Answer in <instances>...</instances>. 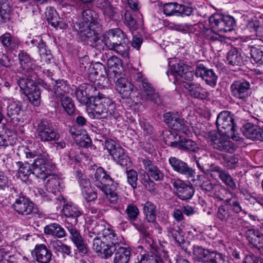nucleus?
<instances>
[{"label": "nucleus", "instance_id": "b1692460", "mask_svg": "<svg viewBox=\"0 0 263 263\" xmlns=\"http://www.w3.org/2000/svg\"><path fill=\"white\" fill-rule=\"evenodd\" d=\"M193 259L199 262L210 263L212 251L197 245L193 247Z\"/></svg>", "mask_w": 263, "mask_h": 263}, {"label": "nucleus", "instance_id": "cd10ccee", "mask_svg": "<svg viewBox=\"0 0 263 263\" xmlns=\"http://www.w3.org/2000/svg\"><path fill=\"white\" fill-rule=\"evenodd\" d=\"M97 6L102 11L105 17L109 20L115 18L116 12L115 8L111 4L109 0H97Z\"/></svg>", "mask_w": 263, "mask_h": 263}, {"label": "nucleus", "instance_id": "680f3d73", "mask_svg": "<svg viewBox=\"0 0 263 263\" xmlns=\"http://www.w3.org/2000/svg\"><path fill=\"white\" fill-rule=\"evenodd\" d=\"M107 65L108 67V69L121 67V61L116 56H111L110 57L107 61Z\"/></svg>", "mask_w": 263, "mask_h": 263}, {"label": "nucleus", "instance_id": "4be33fe9", "mask_svg": "<svg viewBox=\"0 0 263 263\" xmlns=\"http://www.w3.org/2000/svg\"><path fill=\"white\" fill-rule=\"evenodd\" d=\"M50 163L52 165L51 168H50V170L46 169L47 171L46 172L48 173H45L46 176L44 178H40L43 180H46V184L47 187L51 190V192L52 193H55L57 190H59L60 185V179L58 175L52 173L55 166L51 160Z\"/></svg>", "mask_w": 263, "mask_h": 263}, {"label": "nucleus", "instance_id": "ddd939ff", "mask_svg": "<svg viewBox=\"0 0 263 263\" xmlns=\"http://www.w3.org/2000/svg\"><path fill=\"white\" fill-rule=\"evenodd\" d=\"M164 119L171 128L187 135L190 134V130L185 125L184 119L179 118L177 115L167 112L164 115Z\"/></svg>", "mask_w": 263, "mask_h": 263}, {"label": "nucleus", "instance_id": "a878e982", "mask_svg": "<svg viewBox=\"0 0 263 263\" xmlns=\"http://www.w3.org/2000/svg\"><path fill=\"white\" fill-rule=\"evenodd\" d=\"M116 89L122 98H127L133 90L132 85L127 79L120 77L117 79L115 84Z\"/></svg>", "mask_w": 263, "mask_h": 263}, {"label": "nucleus", "instance_id": "de8ad7c7", "mask_svg": "<svg viewBox=\"0 0 263 263\" xmlns=\"http://www.w3.org/2000/svg\"><path fill=\"white\" fill-rule=\"evenodd\" d=\"M66 229L69 234V238L74 243L83 239L79 231L74 226H67Z\"/></svg>", "mask_w": 263, "mask_h": 263}, {"label": "nucleus", "instance_id": "774afa93", "mask_svg": "<svg viewBox=\"0 0 263 263\" xmlns=\"http://www.w3.org/2000/svg\"><path fill=\"white\" fill-rule=\"evenodd\" d=\"M18 58L20 64L24 68V66L28 65L32 63L30 62V58L29 55L25 52L22 51L18 54Z\"/></svg>", "mask_w": 263, "mask_h": 263}, {"label": "nucleus", "instance_id": "dca6fc26", "mask_svg": "<svg viewBox=\"0 0 263 263\" xmlns=\"http://www.w3.org/2000/svg\"><path fill=\"white\" fill-rule=\"evenodd\" d=\"M246 237L252 247L263 255V234L258 230L249 229L246 231Z\"/></svg>", "mask_w": 263, "mask_h": 263}, {"label": "nucleus", "instance_id": "a211bd4d", "mask_svg": "<svg viewBox=\"0 0 263 263\" xmlns=\"http://www.w3.org/2000/svg\"><path fill=\"white\" fill-rule=\"evenodd\" d=\"M242 133L248 139L254 141H263V130L258 126L247 123L243 126Z\"/></svg>", "mask_w": 263, "mask_h": 263}, {"label": "nucleus", "instance_id": "f257e3e1", "mask_svg": "<svg viewBox=\"0 0 263 263\" xmlns=\"http://www.w3.org/2000/svg\"><path fill=\"white\" fill-rule=\"evenodd\" d=\"M26 157L27 158H33L34 162L31 165H24L21 162H16V165L18 167V174L20 177L22 176H29L31 174L34 175L37 178H44L47 170L51 168L50 159L49 155L46 151L41 147H39L35 150L31 151L28 150L25 152ZM46 173H47L46 172Z\"/></svg>", "mask_w": 263, "mask_h": 263}, {"label": "nucleus", "instance_id": "a18cd8bd", "mask_svg": "<svg viewBox=\"0 0 263 263\" xmlns=\"http://www.w3.org/2000/svg\"><path fill=\"white\" fill-rule=\"evenodd\" d=\"M127 219L130 221H135L139 214V210L137 206L133 204L127 205L125 211Z\"/></svg>", "mask_w": 263, "mask_h": 263}, {"label": "nucleus", "instance_id": "e433bc0d", "mask_svg": "<svg viewBox=\"0 0 263 263\" xmlns=\"http://www.w3.org/2000/svg\"><path fill=\"white\" fill-rule=\"evenodd\" d=\"M106 74L105 67L100 63H97L93 66V70L90 74V77L95 76L96 77L93 78V80H97V79L99 80L101 78L105 79Z\"/></svg>", "mask_w": 263, "mask_h": 263}, {"label": "nucleus", "instance_id": "473e14b6", "mask_svg": "<svg viewBox=\"0 0 263 263\" xmlns=\"http://www.w3.org/2000/svg\"><path fill=\"white\" fill-rule=\"evenodd\" d=\"M169 235L171 236L179 244L184 242V234L182 230L176 224L171 225L167 228Z\"/></svg>", "mask_w": 263, "mask_h": 263}, {"label": "nucleus", "instance_id": "f3484780", "mask_svg": "<svg viewBox=\"0 0 263 263\" xmlns=\"http://www.w3.org/2000/svg\"><path fill=\"white\" fill-rule=\"evenodd\" d=\"M13 207L18 214L28 216L33 212V204L25 197L20 196L15 200Z\"/></svg>", "mask_w": 263, "mask_h": 263}, {"label": "nucleus", "instance_id": "f704fd0d", "mask_svg": "<svg viewBox=\"0 0 263 263\" xmlns=\"http://www.w3.org/2000/svg\"><path fill=\"white\" fill-rule=\"evenodd\" d=\"M63 213L67 217L74 219L76 224L78 223V217L81 215V212L77 207L68 204L63 206Z\"/></svg>", "mask_w": 263, "mask_h": 263}, {"label": "nucleus", "instance_id": "bb28decb", "mask_svg": "<svg viewBox=\"0 0 263 263\" xmlns=\"http://www.w3.org/2000/svg\"><path fill=\"white\" fill-rule=\"evenodd\" d=\"M250 84L248 82L244 80L235 81L231 85V91L235 97L241 99L243 98L247 91L248 90Z\"/></svg>", "mask_w": 263, "mask_h": 263}, {"label": "nucleus", "instance_id": "2f4dec72", "mask_svg": "<svg viewBox=\"0 0 263 263\" xmlns=\"http://www.w3.org/2000/svg\"><path fill=\"white\" fill-rule=\"evenodd\" d=\"M110 155L121 165H126L129 161L128 157L125 155L123 148L120 146H117L113 150Z\"/></svg>", "mask_w": 263, "mask_h": 263}, {"label": "nucleus", "instance_id": "49530a36", "mask_svg": "<svg viewBox=\"0 0 263 263\" xmlns=\"http://www.w3.org/2000/svg\"><path fill=\"white\" fill-rule=\"evenodd\" d=\"M61 102L63 107L68 114L70 115L73 112L74 106L69 97L62 95Z\"/></svg>", "mask_w": 263, "mask_h": 263}, {"label": "nucleus", "instance_id": "4c0bfd02", "mask_svg": "<svg viewBox=\"0 0 263 263\" xmlns=\"http://www.w3.org/2000/svg\"><path fill=\"white\" fill-rule=\"evenodd\" d=\"M45 14L47 21L52 26L62 27L59 21L60 18L55 9L49 7L47 9Z\"/></svg>", "mask_w": 263, "mask_h": 263}, {"label": "nucleus", "instance_id": "0e129e2a", "mask_svg": "<svg viewBox=\"0 0 263 263\" xmlns=\"http://www.w3.org/2000/svg\"><path fill=\"white\" fill-rule=\"evenodd\" d=\"M230 21V16L221 17L220 22V27H219V30L223 31L224 32L230 31V26L229 25Z\"/></svg>", "mask_w": 263, "mask_h": 263}, {"label": "nucleus", "instance_id": "7c9ffc66", "mask_svg": "<svg viewBox=\"0 0 263 263\" xmlns=\"http://www.w3.org/2000/svg\"><path fill=\"white\" fill-rule=\"evenodd\" d=\"M114 258V263H128L131 253L130 250L125 247H119L116 249Z\"/></svg>", "mask_w": 263, "mask_h": 263}, {"label": "nucleus", "instance_id": "2eb2a0df", "mask_svg": "<svg viewBox=\"0 0 263 263\" xmlns=\"http://www.w3.org/2000/svg\"><path fill=\"white\" fill-rule=\"evenodd\" d=\"M195 74L197 77L201 78L210 86L213 87L216 84L217 76L213 69H208L203 64L196 67Z\"/></svg>", "mask_w": 263, "mask_h": 263}, {"label": "nucleus", "instance_id": "4d7b16f0", "mask_svg": "<svg viewBox=\"0 0 263 263\" xmlns=\"http://www.w3.org/2000/svg\"><path fill=\"white\" fill-rule=\"evenodd\" d=\"M142 95L146 100L149 101L154 103H157L159 98L158 92H156L154 88L150 90H147V91L143 93Z\"/></svg>", "mask_w": 263, "mask_h": 263}, {"label": "nucleus", "instance_id": "c03bdc74", "mask_svg": "<svg viewBox=\"0 0 263 263\" xmlns=\"http://www.w3.org/2000/svg\"><path fill=\"white\" fill-rule=\"evenodd\" d=\"M21 109L22 107L20 102H12L7 107V115L14 119L16 116L19 115Z\"/></svg>", "mask_w": 263, "mask_h": 263}, {"label": "nucleus", "instance_id": "c756f323", "mask_svg": "<svg viewBox=\"0 0 263 263\" xmlns=\"http://www.w3.org/2000/svg\"><path fill=\"white\" fill-rule=\"evenodd\" d=\"M33 44L36 43L35 46L39 49V52L41 58L45 61H49L52 58L50 50L48 49L45 42L40 36L37 37L36 39L32 41Z\"/></svg>", "mask_w": 263, "mask_h": 263}, {"label": "nucleus", "instance_id": "bf43d9fd", "mask_svg": "<svg viewBox=\"0 0 263 263\" xmlns=\"http://www.w3.org/2000/svg\"><path fill=\"white\" fill-rule=\"evenodd\" d=\"M230 216L228 205H221L218 210V216L220 219L225 221L228 219Z\"/></svg>", "mask_w": 263, "mask_h": 263}, {"label": "nucleus", "instance_id": "6e6552de", "mask_svg": "<svg viewBox=\"0 0 263 263\" xmlns=\"http://www.w3.org/2000/svg\"><path fill=\"white\" fill-rule=\"evenodd\" d=\"M170 183L173 185L178 197L182 200L190 199L193 196L195 190L191 185H188L178 178H170Z\"/></svg>", "mask_w": 263, "mask_h": 263}, {"label": "nucleus", "instance_id": "423d86ee", "mask_svg": "<svg viewBox=\"0 0 263 263\" xmlns=\"http://www.w3.org/2000/svg\"><path fill=\"white\" fill-rule=\"evenodd\" d=\"M36 137L42 142L56 141L59 139V134L55 130L52 123L47 119L40 120L36 128Z\"/></svg>", "mask_w": 263, "mask_h": 263}, {"label": "nucleus", "instance_id": "8fccbe9b", "mask_svg": "<svg viewBox=\"0 0 263 263\" xmlns=\"http://www.w3.org/2000/svg\"><path fill=\"white\" fill-rule=\"evenodd\" d=\"M105 241L111 246H114L116 248V245L119 243V241L117 238L115 233L110 229H108V232L102 236Z\"/></svg>", "mask_w": 263, "mask_h": 263}, {"label": "nucleus", "instance_id": "20e7f679", "mask_svg": "<svg viewBox=\"0 0 263 263\" xmlns=\"http://www.w3.org/2000/svg\"><path fill=\"white\" fill-rule=\"evenodd\" d=\"M93 107L95 117L98 119H104L113 117L118 119L120 116L119 112L116 108L115 104L111 100L104 96V95L98 93L97 97L94 99Z\"/></svg>", "mask_w": 263, "mask_h": 263}, {"label": "nucleus", "instance_id": "3c124183", "mask_svg": "<svg viewBox=\"0 0 263 263\" xmlns=\"http://www.w3.org/2000/svg\"><path fill=\"white\" fill-rule=\"evenodd\" d=\"M108 229L109 228H106L105 226L103 223L96 222L92 224L91 232L95 235L104 236V235L106 234V232H108Z\"/></svg>", "mask_w": 263, "mask_h": 263}, {"label": "nucleus", "instance_id": "393cba45", "mask_svg": "<svg viewBox=\"0 0 263 263\" xmlns=\"http://www.w3.org/2000/svg\"><path fill=\"white\" fill-rule=\"evenodd\" d=\"M34 253L36 260L40 263H49L51 260V252L44 245L36 246Z\"/></svg>", "mask_w": 263, "mask_h": 263}, {"label": "nucleus", "instance_id": "4468645a", "mask_svg": "<svg viewBox=\"0 0 263 263\" xmlns=\"http://www.w3.org/2000/svg\"><path fill=\"white\" fill-rule=\"evenodd\" d=\"M168 162L174 171L188 177L194 176L195 173L194 170L181 160L175 157H171L169 158Z\"/></svg>", "mask_w": 263, "mask_h": 263}, {"label": "nucleus", "instance_id": "13d9d810", "mask_svg": "<svg viewBox=\"0 0 263 263\" xmlns=\"http://www.w3.org/2000/svg\"><path fill=\"white\" fill-rule=\"evenodd\" d=\"M242 63L241 55L236 48L231 46V65L239 66Z\"/></svg>", "mask_w": 263, "mask_h": 263}, {"label": "nucleus", "instance_id": "052dcab7", "mask_svg": "<svg viewBox=\"0 0 263 263\" xmlns=\"http://www.w3.org/2000/svg\"><path fill=\"white\" fill-rule=\"evenodd\" d=\"M141 182L148 191L150 192L155 191L156 183L149 176L141 179Z\"/></svg>", "mask_w": 263, "mask_h": 263}, {"label": "nucleus", "instance_id": "9d476101", "mask_svg": "<svg viewBox=\"0 0 263 263\" xmlns=\"http://www.w3.org/2000/svg\"><path fill=\"white\" fill-rule=\"evenodd\" d=\"M192 12V7L177 3H166L163 6V12L167 16H189Z\"/></svg>", "mask_w": 263, "mask_h": 263}, {"label": "nucleus", "instance_id": "9b49d317", "mask_svg": "<svg viewBox=\"0 0 263 263\" xmlns=\"http://www.w3.org/2000/svg\"><path fill=\"white\" fill-rule=\"evenodd\" d=\"M98 93L96 87L90 84L82 86L81 88L77 89L75 91L77 100L81 104L86 106L89 105L91 99L95 98Z\"/></svg>", "mask_w": 263, "mask_h": 263}, {"label": "nucleus", "instance_id": "aec40b11", "mask_svg": "<svg viewBox=\"0 0 263 263\" xmlns=\"http://www.w3.org/2000/svg\"><path fill=\"white\" fill-rule=\"evenodd\" d=\"M171 145L181 150L193 152H197L199 149L197 144L195 141L182 136H179L178 140L172 142Z\"/></svg>", "mask_w": 263, "mask_h": 263}, {"label": "nucleus", "instance_id": "1a4fd4ad", "mask_svg": "<svg viewBox=\"0 0 263 263\" xmlns=\"http://www.w3.org/2000/svg\"><path fill=\"white\" fill-rule=\"evenodd\" d=\"M92 249L101 258L107 259L111 256L116 248L107 243L102 236H97L93 239Z\"/></svg>", "mask_w": 263, "mask_h": 263}, {"label": "nucleus", "instance_id": "37998d69", "mask_svg": "<svg viewBox=\"0 0 263 263\" xmlns=\"http://www.w3.org/2000/svg\"><path fill=\"white\" fill-rule=\"evenodd\" d=\"M125 24L129 28L130 30L134 31L138 28L137 21L134 18L130 11H126L124 14Z\"/></svg>", "mask_w": 263, "mask_h": 263}, {"label": "nucleus", "instance_id": "7ed1b4c3", "mask_svg": "<svg viewBox=\"0 0 263 263\" xmlns=\"http://www.w3.org/2000/svg\"><path fill=\"white\" fill-rule=\"evenodd\" d=\"M230 112L223 111L217 116L216 124L219 133L211 135V140L217 144L218 148L222 151L229 152L230 150Z\"/></svg>", "mask_w": 263, "mask_h": 263}, {"label": "nucleus", "instance_id": "6e6d98bb", "mask_svg": "<svg viewBox=\"0 0 263 263\" xmlns=\"http://www.w3.org/2000/svg\"><path fill=\"white\" fill-rule=\"evenodd\" d=\"M250 54L254 61L259 64H262L263 61V50L260 48H252Z\"/></svg>", "mask_w": 263, "mask_h": 263}, {"label": "nucleus", "instance_id": "39448f33", "mask_svg": "<svg viewBox=\"0 0 263 263\" xmlns=\"http://www.w3.org/2000/svg\"><path fill=\"white\" fill-rule=\"evenodd\" d=\"M34 81L29 78H22L17 80V84L30 102L37 106L40 105L41 101V91Z\"/></svg>", "mask_w": 263, "mask_h": 263}, {"label": "nucleus", "instance_id": "0eeeda50", "mask_svg": "<svg viewBox=\"0 0 263 263\" xmlns=\"http://www.w3.org/2000/svg\"><path fill=\"white\" fill-rule=\"evenodd\" d=\"M99 42L92 43L93 46L98 47L102 42L108 49H110L118 43L124 40L126 34L119 28H114L106 31L102 36H100L99 34Z\"/></svg>", "mask_w": 263, "mask_h": 263}, {"label": "nucleus", "instance_id": "864d4df0", "mask_svg": "<svg viewBox=\"0 0 263 263\" xmlns=\"http://www.w3.org/2000/svg\"><path fill=\"white\" fill-rule=\"evenodd\" d=\"M127 179L128 183L133 189H136L137 186L138 173L133 170L131 169L126 171Z\"/></svg>", "mask_w": 263, "mask_h": 263}, {"label": "nucleus", "instance_id": "338daca9", "mask_svg": "<svg viewBox=\"0 0 263 263\" xmlns=\"http://www.w3.org/2000/svg\"><path fill=\"white\" fill-rule=\"evenodd\" d=\"M212 256L210 263H224L225 256L222 254L217 253L216 251H212Z\"/></svg>", "mask_w": 263, "mask_h": 263}, {"label": "nucleus", "instance_id": "a19ab883", "mask_svg": "<svg viewBox=\"0 0 263 263\" xmlns=\"http://www.w3.org/2000/svg\"><path fill=\"white\" fill-rule=\"evenodd\" d=\"M10 7L7 0H0V23L6 22L9 18Z\"/></svg>", "mask_w": 263, "mask_h": 263}, {"label": "nucleus", "instance_id": "5701e85b", "mask_svg": "<svg viewBox=\"0 0 263 263\" xmlns=\"http://www.w3.org/2000/svg\"><path fill=\"white\" fill-rule=\"evenodd\" d=\"M231 131L233 134H231V149H236L239 147L244 145L243 139L239 136L238 132L241 129V124L237 123V121L231 117Z\"/></svg>", "mask_w": 263, "mask_h": 263}, {"label": "nucleus", "instance_id": "79ce46f5", "mask_svg": "<svg viewBox=\"0 0 263 263\" xmlns=\"http://www.w3.org/2000/svg\"><path fill=\"white\" fill-rule=\"evenodd\" d=\"M1 39L3 45L9 50H13L17 47L16 41L10 34L6 33L3 34L1 36Z\"/></svg>", "mask_w": 263, "mask_h": 263}, {"label": "nucleus", "instance_id": "58836bf2", "mask_svg": "<svg viewBox=\"0 0 263 263\" xmlns=\"http://www.w3.org/2000/svg\"><path fill=\"white\" fill-rule=\"evenodd\" d=\"M187 69V66L186 65L176 64L173 65L172 69L167 72V74L168 76L169 74L172 75L176 80H180L181 75Z\"/></svg>", "mask_w": 263, "mask_h": 263}, {"label": "nucleus", "instance_id": "412c9836", "mask_svg": "<svg viewBox=\"0 0 263 263\" xmlns=\"http://www.w3.org/2000/svg\"><path fill=\"white\" fill-rule=\"evenodd\" d=\"M183 86L189 92L190 95L194 98L204 100L209 97L208 91L199 84L185 83Z\"/></svg>", "mask_w": 263, "mask_h": 263}, {"label": "nucleus", "instance_id": "6ab92c4d", "mask_svg": "<svg viewBox=\"0 0 263 263\" xmlns=\"http://www.w3.org/2000/svg\"><path fill=\"white\" fill-rule=\"evenodd\" d=\"M141 161L145 170L148 172V175L147 176L152 178L157 181H161L163 179V173L152 161L147 158H141Z\"/></svg>", "mask_w": 263, "mask_h": 263}, {"label": "nucleus", "instance_id": "f8f14e48", "mask_svg": "<svg viewBox=\"0 0 263 263\" xmlns=\"http://www.w3.org/2000/svg\"><path fill=\"white\" fill-rule=\"evenodd\" d=\"M92 179L94 185L102 192L114 184L113 180L102 167L96 170Z\"/></svg>", "mask_w": 263, "mask_h": 263}, {"label": "nucleus", "instance_id": "72a5a7b5", "mask_svg": "<svg viewBox=\"0 0 263 263\" xmlns=\"http://www.w3.org/2000/svg\"><path fill=\"white\" fill-rule=\"evenodd\" d=\"M144 213L146 220L149 222H154L156 219V207L151 202H146L144 205Z\"/></svg>", "mask_w": 263, "mask_h": 263}, {"label": "nucleus", "instance_id": "603ef678", "mask_svg": "<svg viewBox=\"0 0 263 263\" xmlns=\"http://www.w3.org/2000/svg\"><path fill=\"white\" fill-rule=\"evenodd\" d=\"M115 189L116 186L114 184L103 191L107 196L108 200L111 203H115L118 200L117 194L115 191Z\"/></svg>", "mask_w": 263, "mask_h": 263}, {"label": "nucleus", "instance_id": "e2e57ef3", "mask_svg": "<svg viewBox=\"0 0 263 263\" xmlns=\"http://www.w3.org/2000/svg\"><path fill=\"white\" fill-rule=\"evenodd\" d=\"M109 49L114 50L119 54L123 55L126 53L127 47L125 43L120 42L118 43L117 44L115 45L114 47L110 48Z\"/></svg>", "mask_w": 263, "mask_h": 263}, {"label": "nucleus", "instance_id": "c9c22d12", "mask_svg": "<svg viewBox=\"0 0 263 263\" xmlns=\"http://www.w3.org/2000/svg\"><path fill=\"white\" fill-rule=\"evenodd\" d=\"M134 79L137 84L140 87L142 93L147 91V90H150L154 88L148 80L144 78L140 72L136 73Z\"/></svg>", "mask_w": 263, "mask_h": 263}, {"label": "nucleus", "instance_id": "5fc2aeb1", "mask_svg": "<svg viewBox=\"0 0 263 263\" xmlns=\"http://www.w3.org/2000/svg\"><path fill=\"white\" fill-rule=\"evenodd\" d=\"M240 196L241 193L240 191H237V194L233 195L232 193H231V200H233V210L236 213H238L242 211V208L239 202Z\"/></svg>", "mask_w": 263, "mask_h": 263}, {"label": "nucleus", "instance_id": "ea45409f", "mask_svg": "<svg viewBox=\"0 0 263 263\" xmlns=\"http://www.w3.org/2000/svg\"><path fill=\"white\" fill-rule=\"evenodd\" d=\"M23 68L25 70V74L27 77V78L35 81L37 79L38 71L41 68L40 67L36 66L35 64L31 63L24 66Z\"/></svg>", "mask_w": 263, "mask_h": 263}, {"label": "nucleus", "instance_id": "c85d7f7f", "mask_svg": "<svg viewBox=\"0 0 263 263\" xmlns=\"http://www.w3.org/2000/svg\"><path fill=\"white\" fill-rule=\"evenodd\" d=\"M44 232L46 234L59 238H63L66 236L65 229L59 224L56 223H51L45 226Z\"/></svg>", "mask_w": 263, "mask_h": 263}, {"label": "nucleus", "instance_id": "09e8293b", "mask_svg": "<svg viewBox=\"0 0 263 263\" xmlns=\"http://www.w3.org/2000/svg\"><path fill=\"white\" fill-rule=\"evenodd\" d=\"M82 193L84 198L88 202L95 200L97 198L96 192L90 186H84L82 188Z\"/></svg>", "mask_w": 263, "mask_h": 263}, {"label": "nucleus", "instance_id": "69168bd1", "mask_svg": "<svg viewBox=\"0 0 263 263\" xmlns=\"http://www.w3.org/2000/svg\"><path fill=\"white\" fill-rule=\"evenodd\" d=\"M233 256V260L235 263H242L243 261V259L242 258L243 256V253L242 250L239 248H235L233 250L232 254Z\"/></svg>", "mask_w": 263, "mask_h": 263}, {"label": "nucleus", "instance_id": "f03ea898", "mask_svg": "<svg viewBox=\"0 0 263 263\" xmlns=\"http://www.w3.org/2000/svg\"><path fill=\"white\" fill-rule=\"evenodd\" d=\"M82 21L79 24L78 35L82 41L92 43L99 42V34L101 26L96 13L91 9L84 10L82 13Z\"/></svg>", "mask_w": 263, "mask_h": 263}]
</instances>
